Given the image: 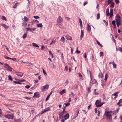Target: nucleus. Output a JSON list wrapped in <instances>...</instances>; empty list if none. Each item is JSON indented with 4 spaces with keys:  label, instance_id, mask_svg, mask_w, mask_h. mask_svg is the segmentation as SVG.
Instances as JSON below:
<instances>
[{
    "label": "nucleus",
    "instance_id": "4c0bfd02",
    "mask_svg": "<svg viewBox=\"0 0 122 122\" xmlns=\"http://www.w3.org/2000/svg\"><path fill=\"white\" fill-rule=\"evenodd\" d=\"M112 0H108L107 3V5L109 4L110 3L112 2Z\"/></svg>",
    "mask_w": 122,
    "mask_h": 122
},
{
    "label": "nucleus",
    "instance_id": "0e129e2a",
    "mask_svg": "<svg viewBox=\"0 0 122 122\" xmlns=\"http://www.w3.org/2000/svg\"><path fill=\"white\" fill-rule=\"evenodd\" d=\"M10 59H12L13 61H15L16 60V59L15 58H10Z\"/></svg>",
    "mask_w": 122,
    "mask_h": 122
},
{
    "label": "nucleus",
    "instance_id": "1a4fd4ad",
    "mask_svg": "<svg viewBox=\"0 0 122 122\" xmlns=\"http://www.w3.org/2000/svg\"><path fill=\"white\" fill-rule=\"evenodd\" d=\"M115 19L116 22H121L120 17L119 15H116Z\"/></svg>",
    "mask_w": 122,
    "mask_h": 122
},
{
    "label": "nucleus",
    "instance_id": "864d4df0",
    "mask_svg": "<svg viewBox=\"0 0 122 122\" xmlns=\"http://www.w3.org/2000/svg\"><path fill=\"white\" fill-rule=\"evenodd\" d=\"M103 53L102 52H100V56H103Z\"/></svg>",
    "mask_w": 122,
    "mask_h": 122
},
{
    "label": "nucleus",
    "instance_id": "a19ab883",
    "mask_svg": "<svg viewBox=\"0 0 122 122\" xmlns=\"http://www.w3.org/2000/svg\"><path fill=\"white\" fill-rule=\"evenodd\" d=\"M94 58L93 56L92 55L90 59L91 61H93Z\"/></svg>",
    "mask_w": 122,
    "mask_h": 122
},
{
    "label": "nucleus",
    "instance_id": "338daca9",
    "mask_svg": "<svg viewBox=\"0 0 122 122\" xmlns=\"http://www.w3.org/2000/svg\"><path fill=\"white\" fill-rule=\"evenodd\" d=\"M4 65L6 67H7V66H8V65L7 63H5L4 64Z\"/></svg>",
    "mask_w": 122,
    "mask_h": 122
},
{
    "label": "nucleus",
    "instance_id": "20e7f679",
    "mask_svg": "<svg viewBox=\"0 0 122 122\" xmlns=\"http://www.w3.org/2000/svg\"><path fill=\"white\" fill-rule=\"evenodd\" d=\"M62 22L63 19L60 16H59L57 20V25L59 26L60 25H62Z\"/></svg>",
    "mask_w": 122,
    "mask_h": 122
},
{
    "label": "nucleus",
    "instance_id": "a878e982",
    "mask_svg": "<svg viewBox=\"0 0 122 122\" xmlns=\"http://www.w3.org/2000/svg\"><path fill=\"white\" fill-rule=\"evenodd\" d=\"M24 21L26 22H27L29 20V19L26 16H24Z\"/></svg>",
    "mask_w": 122,
    "mask_h": 122
},
{
    "label": "nucleus",
    "instance_id": "58836bf2",
    "mask_svg": "<svg viewBox=\"0 0 122 122\" xmlns=\"http://www.w3.org/2000/svg\"><path fill=\"white\" fill-rule=\"evenodd\" d=\"M116 23L117 25V27H118L119 26V24L120 25L121 24V22H116Z\"/></svg>",
    "mask_w": 122,
    "mask_h": 122
},
{
    "label": "nucleus",
    "instance_id": "5701e85b",
    "mask_svg": "<svg viewBox=\"0 0 122 122\" xmlns=\"http://www.w3.org/2000/svg\"><path fill=\"white\" fill-rule=\"evenodd\" d=\"M5 68L7 70H9L10 71H12V68L9 65L7 67H5Z\"/></svg>",
    "mask_w": 122,
    "mask_h": 122
},
{
    "label": "nucleus",
    "instance_id": "bf43d9fd",
    "mask_svg": "<svg viewBox=\"0 0 122 122\" xmlns=\"http://www.w3.org/2000/svg\"><path fill=\"white\" fill-rule=\"evenodd\" d=\"M115 0L116 3L118 4L119 3V0Z\"/></svg>",
    "mask_w": 122,
    "mask_h": 122
},
{
    "label": "nucleus",
    "instance_id": "f257e3e1",
    "mask_svg": "<svg viewBox=\"0 0 122 122\" xmlns=\"http://www.w3.org/2000/svg\"><path fill=\"white\" fill-rule=\"evenodd\" d=\"M108 110L109 108L108 107H107L105 109L104 115H106V117L110 120L112 119L111 113L112 112V111H108Z\"/></svg>",
    "mask_w": 122,
    "mask_h": 122
},
{
    "label": "nucleus",
    "instance_id": "f3484780",
    "mask_svg": "<svg viewBox=\"0 0 122 122\" xmlns=\"http://www.w3.org/2000/svg\"><path fill=\"white\" fill-rule=\"evenodd\" d=\"M69 117V115L68 113H67L65 114L64 116L65 119V120L68 119Z\"/></svg>",
    "mask_w": 122,
    "mask_h": 122
},
{
    "label": "nucleus",
    "instance_id": "6e6d98bb",
    "mask_svg": "<svg viewBox=\"0 0 122 122\" xmlns=\"http://www.w3.org/2000/svg\"><path fill=\"white\" fill-rule=\"evenodd\" d=\"M24 98H25L27 100H30V98L28 97H24Z\"/></svg>",
    "mask_w": 122,
    "mask_h": 122
},
{
    "label": "nucleus",
    "instance_id": "774afa93",
    "mask_svg": "<svg viewBox=\"0 0 122 122\" xmlns=\"http://www.w3.org/2000/svg\"><path fill=\"white\" fill-rule=\"evenodd\" d=\"M65 70L66 71H67L68 70V69L67 66H66L65 67Z\"/></svg>",
    "mask_w": 122,
    "mask_h": 122
},
{
    "label": "nucleus",
    "instance_id": "c9c22d12",
    "mask_svg": "<svg viewBox=\"0 0 122 122\" xmlns=\"http://www.w3.org/2000/svg\"><path fill=\"white\" fill-rule=\"evenodd\" d=\"M13 82H14V83L16 84H21V83L19 81H13Z\"/></svg>",
    "mask_w": 122,
    "mask_h": 122
},
{
    "label": "nucleus",
    "instance_id": "79ce46f5",
    "mask_svg": "<svg viewBox=\"0 0 122 122\" xmlns=\"http://www.w3.org/2000/svg\"><path fill=\"white\" fill-rule=\"evenodd\" d=\"M115 23H116V21L115 20H113L112 21V23L113 25H116Z\"/></svg>",
    "mask_w": 122,
    "mask_h": 122
},
{
    "label": "nucleus",
    "instance_id": "c756f323",
    "mask_svg": "<svg viewBox=\"0 0 122 122\" xmlns=\"http://www.w3.org/2000/svg\"><path fill=\"white\" fill-rule=\"evenodd\" d=\"M32 44L34 46L36 47H37L38 48H39V46L38 45H37L35 43H32Z\"/></svg>",
    "mask_w": 122,
    "mask_h": 122
},
{
    "label": "nucleus",
    "instance_id": "09e8293b",
    "mask_svg": "<svg viewBox=\"0 0 122 122\" xmlns=\"http://www.w3.org/2000/svg\"><path fill=\"white\" fill-rule=\"evenodd\" d=\"M34 17L36 19H38L39 18V17L38 16H34Z\"/></svg>",
    "mask_w": 122,
    "mask_h": 122
},
{
    "label": "nucleus",
    "instance_id": "3c124183",
    "mask_svg": "<svg viewBox=\"0 0 122 122\" xmlns=\"http://www.w3.org/2000/svg\"><path fill=\"white\" fill-rule=\"evenodd\" d=\"M25 87L26 88L28 89H29L30 87V86L29 85H26V86H25Z\"/></svg>",
    "mask_w": 122,
    "mask_h": 122
},
{
    "label": "nucleus",
    "instance_id": "6e6552de",
    "mask_svg": "<svg viewBox=\"0 0 122 122\" xmlns=\"http://www.w3.org/2000/svg\"><path fill=\"white\" fill-rule=\"evenodd\" d=\"M79 111L80 110L78 109H77L76 110L74 114V116L73 118H76L78 116Z\"/></svg>",
    "mask_w": 122,
    "mask_h": 122
},
{
    "label": "nucleus",
    "instance_id": "4be33fe9",
    "mask_svg": "<svg viewBox=\"0 0 122 122\" xmlns=\"http://www.w3.org/2000/svg\"><path fill=\"white\" fill-rule=\"evenodd\" d=\"M79 21L80 23V26L81 28L82 27V22L81 21V20L80 18H79Z\"/></svg>",
    "mask_w": 122,
    "mask_h": 122
},
{
    "label": "nucleus",
    "instance_id": "bb28decb",
    "mask_svg": "<svg viewBox=\"0 0 122 122\" xmlns=\"http://www.w3.org/2000/svg\"><path fill=\"white\" fill-rule=\"evenodd\" d=\"M98 77L99 78H102L103 77V75L102 73H99L98 75Z\"/></svg>",
    "mask_w": 122,
    "mask_h": 122
},
{
    "label": "nucleus",
    "instance_id": "c03bdc74",
    "mask_svg": "<svg viewBox=\"0 0 122 122\" xmlns=\"http://www.w3.org/2000/svg\"><path fill=\"white\" fill-rule=\"evenodd\" d=\"M100 14L99 13L97 14V19H99L100 18Z\"/></svg>",
    "mask_w": 122,
    "mask_h": 122
},
{
    "label": "nucleus",
    "instance_id": "603ef678",
    "mask_svg": "<svg viewBox=\"0 0 122 122\" xmlns=\"http://www.w3.org/2000/svg\"><path fill=\"white\" fill-rule=\"evenodd\" d=\"M118 50L122 52V47H119L118 48Z\"/></svg>",
    "mask_w": 122,
    "mask_h": 122
},
{
    "label": "nucleus",
    "instance_id": "7ed1b4c3",
    "mask_svg": "<svg viewBox=\"0 0 122 122\" xmlns=\"http://www.w3.org/2000/svg\"><path fill=\"white\" fill-rule=\"evenodd\" d=\"M106 15L107 16H110L111 18H112L113 16V10L112 9L110 10V13L109 12V10L108 9H107L106 11Z\"/></svg>",
    "mask_w": 122,
    "mask_h": 122
},
{
    "label": "nucleus",
    "instance_id": "aec40b11",
    "mask_svg": "<svg viewBox=\"0 0 122 122\" xmlns=\"http://www.w3.org/2000/svg\"><path fill=\"white\" fill-rule=\"evenodd\" d=\"M23 74L20 72H17L16 73V74L18 76H19L20 77L22 76Z\"/></svg>",
    "mask_w": 122,
    "mask_h": 122
},
{
    "label": "nucleus",
    "instance_id": "49530a36",
    "mask_svg": "<svg viewBox=\"0 0 122 122\" xmlns=\"http://www.w3.org/2000/svg\"><path fill=\"white\" fill-rule=\"evenodd\" d=\"M50 96V95H48L47 97H46V101H47L49 99V97Z\"/></svg>",
    "mask_w": 122,
    "mask_h": 122
},
{
    "label": "nucleus",
    "instance_id": "f8f14e48",
    "mask_svg": "<svg viewBox=\"0 0 122 122\" xmlns=\"http://www.w3.org/2000/svg\"><path fill=\"white\" fill-rule=\"evenodd\" d=\"M64 112H60L59 114V117L60 118H62L64 117Z\"/></svg>",
    "mask_w": 122,
    "mask_h": 122
},
{
    "label": "nucleus",
    "instance_id": "680f3d73",
    "mask_svg": "<svg viewBox=\"0 0 122 122\" xmlns=\"http://www.w3.org/2000/svg\"><path fill=\"white\" fill-rule=\"evenodd\" d=\"M100 111H98V113L97 114V115L98 116H100Z\"/></svg>",
    "mask_w": 122,
    "mask_h": 122
},
{
    "label": "nucleus",
    "instance_id": "a211bd4d",
    "mask_svg": "<svg viewBox=\"0 0 122 122\" xmlns=\"http://www.w3.org/2000/svg\"><path fill=\"white\" fill-rule=\"evenodd\" d=\"M14 121L15 122H22V121L20 118H15L14 119Z\"/></svg>",
    "mask_w": 122,
    "mask_h": 122
},
{
    "label": "nucleus",
    "instance_id": "13d9d810",
    "mask_svg": "<svg viewBox=\"0 0 122 122\" xmlns=\"http://www.w3.org/2000/svg\"><path fill=\"white\" fill-rule=\"evenodd\" d=\"M87 56L86 52H85L84 54V57L85 58H86L87 57Z\"/></svg>",
    "mask_w": 122,
    "mask_h": 122
},
{
    "label": "nucleus",
    "instance_id": "e2e57ef3",
    "mask_svg": "<svg viewBox=\"0 0 122 122\" xmlns=\"http://www.w3.org/2000/svg\"><path fill=\"white\" fill-rule=\"evenodd\" d=\"M95 113H97V110L96 108L95 109Z\"/></svg>",
    "mask_w": 122,
    "mask_h": 122
},
{
    "label": "nucleus",
    "instance_id": "4468645a",
    "mask_svg": "<svg viewBox=\"0 0 122 122\" xmlns=\"http://www.w3.org/2000/svg\"><path fill=\"white\" fill-rule=\"evenodd\" d=\"M84 32L83 30H81V34L80 36V40H82V38L84 36Z\"/></svg>",
    "mask_w": 122,
    "mask_h": 122
},
{
    "label": "nucleus",
    "instance_id": "7c9ffc66",
    "mask_svg": "<svg viewBox=\"0 0 122 122\" xmlns=\"http://www.w3.org/2000/svg\"><path fill=\"white\" fill-rule=\"evenodd\" d=\"M111 5L110 7L113 8L114 7V3L113 2H112L111 3Z\"/></svg>",
    "mask_w": 122,
    "mask_h": 122
},
{
    "label": "nucleus",
    "instance_id": "423d86ee",
    "mask_svg": "<svg viewBox=\"0 0 122 122\" xmlns=\"http://www.w3.org/2000/svg\"><path fill=\"white\" fill-rule=\"evenodd\" d=\"M4 116L5 117L9 119H12L14 118V115L13 114H8L4 115Z\"/></svg>",
    "mask_w": 122,
    "mask_h": 122
},
{
    "label": "nucleus",
    "instance_id": "b1692460",
    "mask_svg": "<svg viewBox=\"0 0 122 122\" xmlns=\"http://www.w3.org/2000/svg\"><path fill=\"white\" fill-rule=\"evenodd\" d=\"M2 26L4 27L6 29H7L9 28V26H7L5 24H3Z\"/></svg>",
    "mask_w": 122,
    "mask_h": 122
},
{
    "label": "nucleus",
    "instance_id": "e433bc0d",
    "mask_svg": "<svg viewBox=\"0 0 122 122\" xmlns=\"http://www.w3.org/2000/svg\"><path fill=\"white\" fill-rule=\"evenodd\" d=\"M96 42L101 47H103L102 46L101 44L99 42H98V41H96Z\"/></svg>",
    "mask_w": 122,
    "mask_h": 122
},
{
    "label": "nucleus",
    "instance_id": "ea45409f",
    "mask_svg": "<svg viewBox=\"0 0 122 122\" xmlns=\"http://www.w3.org/2000/svg\"><path fill=\"white\" fill-rule=\"evenodd\" d=\"M48 51L49 53L50 54L51 56L52 57H53L54 56L52 53L51 52V51Z\"/></svg>",
    "mask_w": 122,
    "mask_h": 122
},
{
    "label": "nucleus",
    "instance_id": "f704fd0d",
    "mask_svg": "<svg viewBox=\"0 0 122 122\" xmlns=\"http://www.w3.org/2000/svg\"><path fill=\"white\" fill-rule=\"evenodd\" d=\"M8 79L9 80H10L11 81H12L13 79L12 77L10 75H9L8 76Z\"/></svg>",
    "mask_w": 122,
    "mask_h": 122
},
{
    "label": "nucleus",
    "instance_id": "2eb2a0df",
    "mask_svg": "<svg viewBox=\"0 0 122 122\" xmlns=\"http://www.w3.org/2000/svg\"><path fill=\"white\" fill-rule=\"evenodd\" d=\"M119 93V92H116L114 93L113 94H112V96H115L114 98L115 99L118 96V94Z\"/></svg>",
    "mask_w": 122,
    "mask_h": 122
},
{
    "label": "nucleus",
    "instance_id": "473e14b6",
    "mask_svg": "<svg viewBox=\"0 0 122 122\" xmlns=\"http://www.w3.org/2000/svg\"><path fill=\"white\" fill-rule=\"evenodd\" d=\"M90 77L91 78V81L90 82V84L91 85L93 84V81H92V77L91 76H90Z\"/></svg>",
    "mask_w": 122,
    "mask_h": 122
},
{
    "label": "nucleus",
    "instance_id": "393cba45",
    "mask_svg": "<svg viewBox=\"0 0 122 122\" xmlns=\"http://www.w3.org/2000/svg\"><path fill=\"white\" fill-rule=\"evenodd\" d=\"M36 26L42 28L43 27V25L41 23L37 24Z\"/></svg>",
    "mask_w": 122,
    "mask_h": 122
},
{
    "label": "nucleus",
    "instance_id": "69168bd1",
    "mask_svg": "<svg viewBox=\"0 0 122 122\" xmlns=\"http://www.w3.org/2000/svg\"><path fill=\"white\" fill-rule=\"evenodd\" d=\"M4 57L5 58H6V59H8L9 58L10 59V58L9 57H7V56H5Z\"/></svg>",
    "mask_w": 122,
    "mask_h": 122
},
{
    "label": "nucleus",
    "instance_id": "39448f33",
    "mask_svg": "<svg viewBox=\"0 0 122 122\" xmlns=\"http://www.w3.org/2000/svg\"><path fill=\"white\" fill-rule=\"evenodd\" d=\"M105 103L104 102L101 103V101H100L97 100L95 102V105H96V107H100Z\"/></svg>",
    "mask_w": 122,
    "mask_h": 122
},
{
    "label": "nucleus",
    "instance_id": "f03ea898",
    "mask_svg": "<svg viewBox=\"0 0 122 122\" xmlns=\"http://www.w3.org/2000/svg\"><path fill=\"white\" fill-rule=\"evenodd\" d=\"M108 75L106 73L105 74V79L104 80L102 79L101 80V85L104 87L106 85L107 80L108 78Z\"/></svg>",
    "mask_w": 122,
    "mask_h": 122
},
{
    "label": "nucleus",
    "instance_id": "37998d69",
    "mask_svg": "<svg viewBox=\"0 0 122 122\" xmlns=\"http://www.w3.org/2000/svg\"><path fill=\"white\" fill-rule=\"evenodd\" d=\"M1 115L4 116V115L2 114L1 109H0V117H1Z\"/></svg>",
    "mask_w": 122,
    "mask_h": 122
},
{
    "label": "nucleus",
    "instance_id": "cd10ccee",
    "mask_svg": "<svg viewBox=\"0 0 122 122\" xmlns=\"http://www.w3.org/2000/svg\"><path fill=\"white\" fill-rule=\"evenodd\" d=\"M112 64L113 65L114 68H116V65L115 64L114 61H113L112 62Z\"/></svg>",
    "mask_w": 122,
    "mask_h": 122
},
{
    "label": "nucleus",
    "instance_id": "c85d7f7f",
    "mask_svg": "<svg viewBox=\"0 0 122 122\" xmlns=\"http://www.w3.org/2000/svg\"><path fill=\"white\" fill-rule=\"evenodd\" d=\"M27 36V33H25L23 36V39L25 38Z\"/></svg>",
    "mask_w": 122,
    "mask_h": 122
},
{
    "label": "nucleus",
    "instance_id": "5fc2aeb1",
    "mask_svg": "<svg viewBox=\"0 0 122 122\" xmlns=\"http://www.w3.org/2000/svg\"><path fill=\"white\" fill-rule=\"evenodd\" d=\"M18 4L17 3H16L15 5H14V6H13V8H16V6H17V5H18Z\"/></svg>",
    "mask_w": 122,
    "mask_h": 122
},
{
    "label": "nucleus",
    "instance_id": "de8ad7c7",
    "mask_svg": "<svg viewBox=\"0 0 122 122\" xmlns=\"http://www.w3.org/2000/svg\"><path fill=\"white\" fill-rule=\"evenodd\" d=\"M103 21L105 23V25L106 26H107L108 25V23L107 22H106V20H103Z\"/></svg>",
    "mask_w": 122,
    "mask_h": 122
},
{
    "label": "nucleus",
    "instance_id": "4d7b16f0",
    "mask_svg": "<svg viewBox=\"0 0 122 122\" xmlns=\"http://www.w3.org/2000/svg\"><path fill=\"white\" fill-rule=\"evenodd\" d=\"M65 18L68 21H69L70 20V18L68 17H66Z\"/></svg>",
    "mask_w": 122,
    "mask_h": 122
},
{
    "label": "nucleus",
    "instance_id": "9b49d317",
    "mask_svg": "<svg viewBox=\"0 0 122 122\" xmlns=\"http://www.w3.org/2000/svg\"><path fill=\"white\" fill-rule=\"evenodd\" d=\"M27 31H30L31 32H32V31H35L36 29V28H31L29 27L27 28H26Z\"/></svg>",
    "mask_w": 122,
    "mask_h": 122
},
{
    "label": "nucleus",
    "instance_id": "052dcab7",
    "mask_svg": "<svg viewBox=\"0 0 122 122\" xmlns=\"http://www.w3.org/2000/svg\"><path fill=\"white\" fill-rule=\"evenodd\" d=\"M78 75L79 76V77H82V76L80 72H79L78 73Z\"/></svg>",
    "mask_w": 122,
    "mask_h": 122
},
{
    "label": "nucleus",
    "instance_id": "ddd939ff",
    "mask_svg": "<svg viewBox=\"0 0 122 122\" xmlns=\"http://www.w3.org/2000/svg\"><path fill=\"white\" fill-rule=\"evenodd\" d=\"M87 30L88 32L91 31V29L90 25L89 24H87Z\"/></svg>",
    "mask_w": 122,
    "mask_h": 122
},
{
    "label": "nucleus",
    "instance_id": "6ab92c4d",
    "mask_svg": "<svg viewBox=\"0 0 122 122\" xmlns=\"http://www.w3.org/2000/svg\"><path fill=\"white\" fill-rule=\"evenodd\" d=\"M65 37L67 40H72L71 37L68 35H66Z\"/></svg>",
    "mask_w": 122,
    "mask_h": 122
},
{
    "label": "nucleus",
    "instance_id": "412c9836",
    "mask_svg": "<svg viewBox=\"0 0 122 122\" xmlns=\"http://www.w3.org/2000/svg\"><path fill=\"white\" fill-rule=\"evenodd\" d=\"M66 92V90L65 89H64L62 90V91L60 92V94L61 95H62L65 93Z\"/></svg>",
    "mask_w": 122,
    "mask_h": 122
},
{
    "label": "nucleus",
    "instance_id": "72a5a7b5",
    "mask_svg": "<svg viewBox=\"0 0 122 122\" xmlns=\"http://www.w3.org/2000/svg\"><path fill=\"white\" fill-rule=\"evenodd\" d=\"M1 19L5 20V21L6 20V18L4 16H2L1 17Z\"/></svg>",
    "mask_w": 122,
    "mask_h": 122
},
{
    "label": "nucleus",
    "instance_id": "8fccbe9b",
    "mask_svg": "<svg viewBox=\"0 0 122 122\" xmlns=\"http://www.w3.org/2000/svg\"><path fill=\"white\" fill-rule=\"evenodd\" d=\"M91 89V87L89 88L87 90V92L88 93H89L91 92L90 89Z\"/></svg>",
    "mask_w": 122,
    "mask_h": 122
},
{
    "label": "nucleus",
    "instance_id": "9d476101",
    "mask_svg": "<svg viewBox=\"0 0 122 122\" xmlns=\"http://www.w3.org/2000/svg\"><path fill=\"white\" fill-rule=\"evenodd\" d=\"M50 110V108L48 107L44 109L43 110L41 111V113L42 114L45 112L49 111Z\"/></svg>",
    "mask_w": 122,
    "mask_h": 122
},
{
    "label": "nucleus",
    "instance_id": "0eeeda50",
    "mask_svg": "<svg viewBox=\"0 0 122 122\" xmlns=\"http://www.w3.org/2000/svg\"><path fill=\"white\" fill-rule=\"evenodd\" d=\"M49 85L48 84H46L44 86H42L41 89L43 92L46 91L47 90L49 87Z\"/></svg>",
    "mask_w": 122,
    "mask_h": 122
},
{
    "label": "nucleus",
    "instance_id": "dca6fc26",
    "mask_svg": "<svg viewBox=\"0 0 122 122\" xmlns=\"http://www.w3.org/2000/svg\"><path fill=\"white\" fill-rule=\"evenodd\" d=\"M40 97L39 94L38 92H36L34 94L33 97Z\"/></svg>",
    "mask_w": 122,
    "mask_h": 122
},
{
    "label": "nucleus",
    "instance_id": "a18cd8bd",
    "mask_svg": "<svg viewBox=\"0 0 122 122\" xmlns=\"http://www.w3.org/2000/svg\"><path fill=\"white\" fill-rule=\"evenodd\" d=\"M78 47H77V49L76 51V52L77 53L79 54L81 52V51H78V50L77 49H78Z\"/></svg>",
    "mask_w": 122,
    "mask_h": 122
},
{
    "label": "nucleus",
    "instance_id": "2f4dec72",
    "mask_svg": "<svg viewBox=\"0 0 122 122\" xmlns=\"http://www.w3.org/2000/svg\"><path fill=\"white\" fill-rule=\"evenodd\" d=\"M65 38L64 37H62L61 38V39L60 41H61L62 42H65Z\"/></svg>",
    "mask_w": 122,
    "mask_h": 122
}]
</instances>
